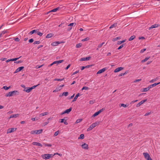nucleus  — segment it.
I'll use <instances>...</instances> for the list:
<instances>
[{
  "label": "nucleus",
  "mask_w": 160,
  "mask_h": 160,
  "mask_svg": "<svg viewBox=\"0 0 160 160\" xmlns=\"http://www.w3.org/2000/svg\"><path fill=\"white\" fill-rule=\"evenodd\" d=\"M19 94V92L17 90L13 91L12 92H10L5 95L6 97H11L13 96L17 95Z\"/></svg>",
  "instance_id": "1"
},
{
  "label": "nucleus",
  "mask_w": 160,
  "mask_h": 160,
  "mask_svg": "<svg viewBox=\"0 0 160 160\" xmlns=\"http://www.w3.org/2000/svg\"><path fill=\"white\" fill-rule=\"evenodd\" d=\"M54 156V155L50 154H47L42 155V157L45 159H48Z\"/></svg>",
  "instance_id": "2"
},
{
  "label": "nucleus",
  "mask_w": 160,
  "mask_h": 160,
  "mask_svg": "<svg viewBox=\"0 0 160 160\" xmlns=\"http://www.w3.org/2000/svg\"><path fill=\"white\" fill-rule=\"evenodd\" d=\"M98 124V123L96 122H95L92 124L90 127L88 128L87 130V131L88 132L91 130H92L93 128L94 127H95L96 126H97Z\"/></svg>",
  "instance_id": "3"
},
{
  "label": "nucleus",
  "mask_w": 160,
  "mask_h": 160,
  "mask_svg": "<svg viewBox=\"0 0 160 160\" xmlns=\"http://www.w3.org/2000/svg\"><path fill=\"white\" fill-rule=\"evenodd\" d=\"M144 158H145L147 160H148L149 159H151V158L150 157V155L147 152H144L143 153Z\"/></svg>",
  "instance_id": "4"
},
{
  "label": "nucleus",
  "mask_w": 160,
  "mask_h": 160,
  "mask_svg": "<svg viewBox=\"0 0 160 160\" xmlns=\"http://www.w3.org/2000/svg\"><path fill=\"white\" fill-rule=\"evenodd\" d=\"M16 130V128H11L7 130V133H8L13 132Z\"/></svg>",
  "instance_id": "5"
},
{
  "label": "nucleus",
  "mask_w": 160,
  "mask_h": 160,
  "mask_svg": "<svg viewBox=\"0 0 160 160\" xmlns=\"http://www.w3.org/2000/svg\"><path fill=\"white\" fill-rule=\"evenodd\" d=\"M91 57H88L85 58H81L80 59V61H85L89 60L90 58H91Z\"/></svg>",
  "instance_id": "6"
},
{
  "label": "nucleus",
  "mask_w": 160,
  "mask_h": 160,
  "mask_svg": "<svg viewBox=\"0 0 160 160\" xmlns=\"http://www.w3.org/2000/svg\"><path fill=\"white\" fill-rule=\"evenodd\" d=\"M160 83V82L158 83H155L152 84L150 85H149L148 87L149 88V89H150V88L155 87L156 85L159 84Z\"/></svg>",
  "instance_id": "7"
},
{
  "label": "nucleus",
  "mask_w": 160,
  "mask_h": 160,
  "mask_svg": "<svg viewBox=\"0 0 160 160\" xmlns=\"http://www.w3.org/2000/svg\"><path fill=\"white\" fill-rule=\"evenodd\" d=\"M123 69V68L122 67H120L116 68L114 71V72H117Z\"/></svg>",
  "instance_id": "8"
},
{
  "label": "nucleus",
  "mask_w": 160,
  "mask_h": 160,
  "mask_svg": "<svg viewBox=\"0 0 160 160\" xmlns=\"http://www.w3.org/2000/svg\"><path fill=\"white\" fill-rule=\"evenodd\" d=\"M147 100H143L141 101V102H140L139 103H138L136 107H139L143 103H144V102H145Z\"/></svg>",
  "instance_id": "9"
},
{
  "label": "nucleus",
  "mask_w": 160,
  "mask_h": 160,
  "mask_svg": "<svg viewBox=\"0 0 160 160\" xmlns=\"http://www.w3.org/2000/svg\"><path fill=\"white\" fill-rule=\"evenodd\" d=\"M24 68V67L23 66L20 67L18 68L15 71L14 73H17L19 72L20 71L22 70Z\"/></svg>",
  "instance_id": "10"
},
{
  "label": "nucleus",
  "mask_w": 160,
  "mask_h": 160,
  "mask_svg": "<svg viewBox=\"0 0 160 160\" xmlns=\"http://www.w3.org/2000/svg\"><path fill=\"white\" fill-rule=\"evenodd\" d=\"M32 144L33 145L39 146L41 147H42V145L41 143L37 142H33L32 143Z\"/></svg>",
  "instance_id": "11"
},
{
  "label": "nucleus",
  "mask_w": 160,
  "mask_h": 160,
  "mask_svg": "<svg viewBox=\"0 0 160 160\" xmlns=\"http://www.w3.org/2000/svg\"><path fill=\"white\" fill-rule=\"evenodd\" d=\"M106 70V68H103L102 69L99 70L97 72V74H99L104 72Z\"/></svg>",
  "instance_id": "12"
},
{
  "label": "nucleus",
  "mask_w": 160,
  "mask_h": 160,
  "mask_svg": "<svg viewBox=\"0 0 160 160\" xmlns=\"http://www.w3.org/2000/svg\"><path fill=\"white\" fill-rule=\"evenodd\" d=\"M60 43V42H59L57 41L52 42L51 45L53 46H57L58 44Z\"/></svg>",
  "instance_id": "13"
},
{
  "label": "nucleus",
  "mask_w": 160,
  "mask_h": 160,
  "mask_svg": "<svg viewBox=\"0 0 160 160\" xmlns=\"http://www.w3.org/2000/svg\"><path fill=\"white\" fill-rule=\"evenodd\" d=\"M81 146L83 148L85 149H88V145L85 143L82 144Z\"/></svg>",
  "instance_id": "14"
},
{
  "label": "nucleus",
  "mask_w": 160,
  "mask_h": 160,
  "mask_svg": "<svg viewBox=\"0 0 160 160\" xmlns=\"http://www.w3.org/2000/svg\"><path fill=\"white\" fill-rule=\"evenodd\" d=\"M19 115V114H12L10 115L9 118H16L17 117H18Z\"/></svg>",
  "instance_id": "15"
},
{
  "label": "nucleus",
  "mask_w": 160,
  "mask_h": 160,
  "mask_svg": "<svg viewBox=\"0 0 160 160\" xmlns=\"http://www.w3.org/2000/svg\"><path fill=\"white\" fill-rule=\"evenodd\" d=\"M32 90V88H26L24 89V91L27 92H29Z\"/></svg>",
  "instance_id": "16"
},
{
  "label": "nucleus",
  "mask_w": 160,
  "mask_h": 160,
  "mask_svg": "<svg viewBox=\"0 0 160 160\" xmlns=\"http://www.w3.org/2000/svg\"><path fill=\"white\" fill-rule=\"evenodd\" d=\"M158 26V25L157 24H155L152 25L149 28V30H150L151 29L156 28Z\"/></svg>",
  "instance_id": "17"
},
{
  "label": "nucleus",
  "mask_w": 160,
  "mask_h": 160,
  "mask_svg": "<svg viewBox=\"0 0 160 160\" xmlns=\"http://www.w3.org/2000/svg\"><path fill=\"white\" fill-rule=\"evenodd\" d=\"M53 34L51 33L48 34L46 37V38H51L53 36Z\"/></svg>",
  "instance_id": "18"
},
{
  "label": "nucleus",
  "mask_w": 160,
  "mask_h": 160,
  "mask_svg": "<svg viewBox=\"0 0 160 160\" xmlns=\"http://www.w3.org/2000/svg\"><path fill=\"white\" fill-rule=\"evenodd\" d=\"M80 95V94L79 93H77L76 95L75 96V97L74 98L73 101H72V102H74V101H75L77 98H78V96H79Z\"/></svg>",
  "instance_id": "19"
},
{
  "label": "nucleus",
  "mask_w": 160,
  "mask_h": 160,
  "mask_svg": "<svg viewBox=\"0 0 160 160\" xmlns=\"http://www.w3.org/2000/svg\"><path fill=\"white\" fill-rule=\"evenodd\" d=\"M72 108H69L66 109L65 111V112L66 113H68L70 112L72 110Z\"/></svg>",
  "instance_id": "20"
},
{
  "label": "nucleus",
  "mask_w": 160,
  "mask_h": 160,
  "mask_svg": "<svg viewBox=\"0 0 160 160\" xmlns=\"http://www.w3.org/2000/svg\"><path fill=\"white\" fill-rule=\"evenodd\" d=\"M149 90V88H148V87L146 88L142 89H141V91L142 92H147V91H148Z\"/></svg>",
  "instance_id": "21"
},
{
  "label": "nucleus",
  "mask_w": 160,
  "mask_h": 160,
  "mask_svg": "<svg viewBox=\"0 0 160 160\" xmlns=\"http://www.w3.org/2000/svg\"><path fill=\"white\" fill-rule=\"evenodd\" d=\"M48 114V112H45L43 113H41L39 114V116L40 117H42L45 115H47Z\"/></svg>",
  "instance_id": "22"
},
{
  "label": "nucleus",
  "mask_w": 160,
  "mask_h": 160,
  "mask_svg": "<svg viewBox=\"0 0 160 160\" xmlns=\"http://www.w3.org/2000/svg\"><path fill=\"white\" fill-rule=\"evenodd\" d=\"M59 7H58V8H54V9H53L52 10H51L50 11H49V12H56L57 10H58L59 9Z\"/></svg>",
  "instance_id": "23"
},
{
  "label": "nucleus",
  "mask_w": 160,
  "mask_h": 160,
  "mask_svg": "<svg viewBox=\"0 0 160 160\" xmlns=\"http://www.w3.org/2000/svg\"><path fill=\"white\" fill-rule=\"evenodd\" d=\"M158 79V78L157 77L155 78L152 79V80L149 81V82L150 83H153V82L156 81Z\"/></svg>",
  "instance_id": "24"
},
{
  "label": "nucleus",
  "mask_w": 160,
  "mask_h": 160,
  "mask_svg": "<svg viewBox=\"0 0 160 160\" xmlns=\"http://www.w3.org/2000/svg\"><path fill=\"white\" fill-rule=\"evenodd\" d=\"M36 134H40L42 133V129H40L38 130H36Z\"/></svg>",
  "instance_id": "25"
},
{
  "label": "nucleus",
  "mask_w": 160,
  "mask_h": 160,
  "mask_svg": "<svg viewBox=\"0 0 160 160\" xmlns=\"http://www.w3.org/2000/svg\"><path fill=\"white\" fill-rule=\"evenodd\" d=\"M135 38V36L134 35H133L131 36L129 39L128 40L129 41H131L133 40L134 38Z\"/></svg>",
  "instance_id": "26"
},
{
  "label": "nucleus",
  "mask_w": 160,
  "mask_h": 160,
  "mask_svg": "<svg viewBox=\"0 0 160 160\" xmlns=\"http://www.w3.org/2000/svg\"><path fill=\"white\" fill-rule=\"evenodd\" d=\"M84 138V135L83 134H80V137L78 138V139H82Z\"/></svg>",
  "instance_id": "27"
},
{
  "label": "nucleus",
  "mask_w": 160,
  "mask_h": 160,
  "mask_svg": "<svg viewBox=\"0 0 160 160\" xmlns=\"http://www.w3.org/2000/svg\"><path fill=\"white\" fill-rule=\"evenodd\" d=\"M36 33H37V35H39V36H42V34H43L42 33L40 32H39L38 30H37V32H36Z\"/></svg>",
  "instance_id": "28"
},
{
  "label": "nucleus",
  "mask_w": 160,
  "mask_h": 160,
  "mask_svg": "<svg viewBox=\"0 0 160 160\" xmlns=\"http://www.w3.org/2000/svg\"><path fill=\"white\" fill-rule=\"evenodd\" d=\"M117 23H114L109 28L110 29V28H113L117 26Z\"/></svg>",
  "instance_id": "29"
},
{
  "label": "nucleus",
  "mask_w": 160,
  "mask_h": 160,
  "mask_svg": "<svg viewBox=\"0 0 160 160\" xmlns=\"http://www.w3.org/2000/svg\"><path fill=\"white\" fill-rule=\"evenodd\" d=\"M64 79V78H63L62 79H59V78H55L54 79V81H61L63 80Z\"/></svg>",
  "instance_id": "30"
},
{
  "label": "nucleus",
  "mask_w": 160,
  "mask_h": 160,
  "mask_svg": "<svg viewBox=\"0 0 160 160\" xmlns=\"http://www.w3.org/2000/svg\"><path fill=\"white\" fill-rule=\"evenodd\" d=\"M37 31V30H33L31 31L29 33V34H30L31 35H32L34 33V32L36 33Z\"/></svg>",
  "instance_id": "31"
},
{
  "label": "nucleus",
  "mask_w": 160,
  "mask_h": 160,
  "mask_svg": "<svg viewBox=\"0 0 160 160\" xmlns=\"http://www.w3.org/2000/svg\"><path fill=\"white\" fill-rule=\"evenodd\" d=\"M82 118L80 119H78L76 121L75 123H78L80 122L82 120Z\"/></svg>",
  "instance_id": "32"
},
{
  "label": "nucleus",
  "mask_w": 160,
  "mask_h": 160,
  "mask_svg": "<svg viewBox=\"0 0 160 160\" xmlns=\"http://www.w3.org/2000/svg\"><path fill=\"white\" fill-rule=\"evenodd\" d=\"M149 58V57H146V58H145V59L143 60H142V62H146V61H147L148 59Z\"/></svg>",
  "instance_id": "33"
},
{
  "label": "nucleus",
  "mask_w": 160,
  "mask_h": 160,
  "mask_svg": "<svg viewBox=\"0 0 160 160\" xmlns=\"http://www.w3.org/2000/svg\"><path fill=\"white\" fill-rule=\"evenodd\" d=\"M68 94V92H63L62 95V96H67Z\"/></svg>",
  "instance_id": "34"
},
{
  "label": "nucleus",
  "mask_w": 160,
  "mask_h": 160,
  "mask_svg": "<svg viewBox=\"0 0 160 160\" xmlns=\"http://www.w3.org/2000/svg\"><path fill=\"white\" fill-rule=\"evenodd\" d=\"M43 145L45 146H48L49 147H51L52 146V144H51L43 143Z\"/></svg>",
  "instance_id": "35"
},
{
  "label": "nucleus",
  "mask_w": 160,
  "mask_h": 160,
  "mask_svg": "<svg viewBox=\"0 0 160 160\" xmlns=\"http://www.w3.org/2000/svg\"><path fill=\"white\" fill-rule=\"evenodd\" d=\"M89 38L88 37H87L85 38H84L83 39H82V41L84 42V41H88L89 40Z\"/></svg>",
  "instance_id": "36"
},
{
  "label": "nucleus",
  "mask_w": 160,
  "mask_h": 160,
  "mask_svg": "<svg viewBox=\"0 0 160 160\" xmlns=\"http://www.w3.org/2000/svg\"><path fill=\"white\" fill-rule=\"evenodd\" d=\"M76 24L75 23H70L68 25V26H75L76 25Z\"/></svg>",
  "instance_id": "37"
},
{
  "label": "nucleus",
  "mask_w": 160,
  "mask_h": 160,
  "mask_svg": "<svg viewBox=\"0 0 160 160\" xmlns=\"http://www.w3.org/2000/svg\"><path fill=\"white\" fill-rule=\"evenodd\" d=\"M120 39V37H117V38H113V41H117L119 39Z\"/></svg>",
  "instance_id": "38"
},
{
  "label": "nucleus",
  "mask_w": 160,
  "mask_h": 160,
  "mask_svg": "<svg viewBox=\"0 0 160 160\" xmlns=\"http://www.w3.org/2000/svg\"><path fill=\"white\" fill-rule=\"evenodd\" d=\"M82 44L81 43H78L76 44V47L77 48H79L81 47Z\"/></svg>",
  "instance_id": "39"
},
{
  "label": "nucleus",
  "mask_w": 160,
  "mask_h": 160,
  "mask_svg": "<svg viewBox=\"0 0 160 160\" xmlns=\"http://www.w3.org/2000/svg\"><path fill=\"white\" fill-rule=\"evenodd\" d=\"M99 114V113L98 111V112H96L94 114H93V115H92V117H95V116H97Z\"/></svg>",
  "instance_id": "40"
},
{
  "label": "nucleus",
  "mask_w": 160,
  "mask_h": 160,
  "mask_svg": "<svg viewBox=\"0 0 160 160\" xmlns=\"http://www.w3.org/2000/svg\"><path fill=\"white\" fill-rule=\"evenodd\" d=\"M127 73V72H126L124 73H121L118 76L120 77V76H123V75L126 74Z\"/></svg>",
  "instance_id": "41"
},
{
  "label": "nucleus",
  "mask_w": 160,
  "mask_h": 160,
  "mask_svg": "<svg viewBox=\"0 0 160 160\" xmlns=\"http://www.w3.org/2000/svg\"><path fill=\"white\" fill-rule=\"evenodd\" d=\"M10 88V87L9 86L8 87H7L6 86H4L3 87V88L4 89L6 90H7L8 89Z\"/></svg>",
  "instance_id": "42"
},
{
  "label": "nucleus",
  "mask_w": 160,
  "mask_h": 160,
  "mask_svg": "<svg viewBox=\"0 0 160 160\" xmlns=\"http://www.w3.org/2000/svg\"><path fill=\"white\" fill-rule=\"evenodd\" d=\"M40 43V42L39 41H36L33 42L34 44H39Z\"/></svg>",
  "instance_id": "43"
},
{
  "label": "nucleus",
  "mask_w": 160,
  "mask_h": 160,
  "mask_svg": "<svg viewBox=\"0 0 160 160\" xmlns=\"http://www.w3.org/2000/svg\"><path fill=\"white\" fill-rule=\"evenodd\" d=\"M125 45V44H123L122 45H121L118 48V50H119L120 49H121V48H122L123 46H124V45Z\"/></svg>",
  "instance_id": "44"
},
{
  "label": "nucleus",
  "mask_w": 160,
  "mask_h": 160,
  "mask_svg": "<svg viewBox=\"0 0 160 160\" xmlns=\"http://www.w3.org/2000/svg\"><path fill=\"white\" fill-rule=\"evenodd\" d=\"M89 88L87 87H83L82 89V90H88V89Z\"/></svg>",
  "instance_id": "45"
},
{
  "label": "nucleus",
  "mask_w": 160,
  "mask_h": 160,
  "mask_svg": "<svg viewBox=\"0 0 160 160\" xmlns=\"http://www.w3.org/2000/svg\"><path fill=\"white\" fill-rule=\"evenodd\" d=\"M104 43H105L104 42H103L101 43V44H100L98 46V48H101L102 47V45L104 44Z\"/></svg>",
  "instance_id": "46"
},
{
  "label": "nucleus",
  "mask_w": 160,
  "mask_h": 160,
  "mask_svg": "<svg viewBox=\"0 0 160 160\" xmlns=\"http://www.w3.org/2000/svg\"><path fill=\"white\" fill-rule=\"evenodd\" d=\"M30 133L32 134H36V131L35 130H32L30 132Z\"/></svg>",
  "instance_id": "47"
},
{
  "label": "nucleus",
  "mask_w": 160,
  "mask_h": 160,
  "mask_svg": "<svg viewBox=\"0 0 160 160\" xmlns=\"http://www.w3.org/2000/svg\"><path fill=\"white\" fill-rule=\"evenodd\" d=\"M7 32V31H3L1 33V35H3Z\"/></svg>",
  "instance_id": "48"
},
{
  "label": "nucleus",
  "mask_w": 160,
  "mask_h": 160,
  "mask_svg": "<svg viewBox=\"0 0 160 160\" xmlns=\"http://www.w3.org/2000/svg\"><path fill=\"white\" fill-rule=\"evenodd\" d=\"M59 131H56L54 133V136H57L59 133Z\"/></svg>",
  "instance_id": "49"
},
{
  "label": "nucleus",
  "mask_w": 160,
  "mask_h": 160,
  "mask_svg": "<svg viewBox=\"0 0 160 160\" xmlns=\"http://www.w3.org/2000/svg\"><path fill=\"white\" fill-rule=\"evenodd\" d=\"M104 110V108H102V109H100L99 111L98 112H99V113H100L103 111Z\"/></svg>",
  "instance_id": "50"
},
{
  "label": "nucleus",
  "mask_w": 160,
  "mask_h": 160,
  "mask_svg": "<svg viewBox=\"0 0 160 160\" xmlns=\"http://www.w3.org/2000/svg\"><path fill=\"white\" fill-rule=\"evenodd\" d=\"M33 41H34V40H33V39L31 38L29 40L28 42L30 43H32V42H33Z\"/></svg>",
  "instance_id": "51"
},
{
  "label": "nucleus",
  "mask_w": 160,
  "mask_h": 160,
  "mask_svg": "<svg viewBox=\"0 0 160 160\" xmlns=\"http://www.w3.org/2000/svg\"><path fill=\"white\" fill-rule=\"evenodd\" d=\"M146 48H143V49H142V50H141V51H140V52L141 53H143V52L145 51L146 50Z\"/></svg>",
  "instance_id": "52"
},
{
  "label": "nucleus",
  "mask_w": 160,
  "mask_h": 160,
  "mask_svg": "<svg viewBox=\"0 0 160 160\" xmlns=\"http://www.w3.org/2000/svg\"><path fill=\"white\" fill-rule=\"evenodd\" d=\"M64 120V119H60L59 120V122H60L62 123L63 122Z\"/></svg>",
  "instance_id": "53"
},
{
  "label": "nucleus",
  "mask_w": 160,
  "mask_h": 160,
  "mask_svg": "<svg viewBox=\"0 0 160 160\" xmlns=\"http://www.w3.org/2000/svg\"><path fill=\"white\" fill-rule=\"evenodd\" d=\"M14 40L16 42H19L20 41V39L18 38H16L14 39Z\"/></svg>",
  "instance_id": "54"
},
{
  "label": "nucleus",
  "mask_w": 160,
  "mask_h": 160,
  "mask_svg": "<svg viewBox=\"0 0 160 160\" xmlns=\"http://www.w3.org/2000/svg\"><path fill=\"white\" fill-rule=\"evenodd\" d=\"M141 80V79H136V80H134V82H138L140 81Z\"/></svg>",
  "instance_id": "55"
},
{
  "label": "nucleus",
  "mask_w": 160,
  "mask_h": 160,
  "mask_svg": "<svg viewBox=\"0 0 160 160\" xmlns=\"http://www.w3.org/2000/svg\"><path fill=\"white\" fill-rule=\"evenodd\" d=\"M21 57H20L18 58H15L12 59V61H16L17 60H18V58H20Z\"/></svg>",
  "instance_id": "56"
},
{
  "label": "nucleus",
  "mask_w": 160,
  "mask_h": 160,
  "mask_svg": "<svg viewBox=\"0 0 160 160\" xmlns=\"http://www.w3.org/2000/svg\"><path fill=\"white\" fill-rule=\"evenodd\" d=\"M94 103V101L93 100H91L89 101V103L90 104H92Z\"/></svg>",
  "instance_id": "57"
},
{
  "label": "nucleus",
  "mask_w": 160,
  "mask_h": 160,
  "mask_svg": "<svg viewBox=\"0 0 160 160\" xmlns=\"http://www.w3.org/2000/svg\"><path fill=\"white\" fill-rule=\"evenodd\" d=\"M121 106L124 107V108L127 107V106L126 105L123 103L121 104Z\"/></svg>",
  "instance_id": "58"
},
{
  "label": "nucleus",
  "mask_w": 160,
  "mask_h": 160,
  "mask_svg": "<svg viewBox=\"0 0 160 160\" xmlns=\"http://www.w3.org/2000/svg\"><path fill=\"white\" fill-rule=\"evenodd\" d=\"M56 88L57 90L58 91H59L61 89V88L59 86L57 87Z\"/></svg>",
  "instance_id": "59"
},
{
  "label": "nucleus",
  "mask_w": 160,
  "mask_h": 160,
  "mask_svg": "<svg viewBox=\"0 0 160 160\" xmlns=\"http://www.w3.org/2000/svg\"><path fill=\"white\" fill-rule=\"evenodd\" d=\"M79 72V70L77 71H75V72H74L73 73V74L72 75H75V74H77V73Z\"/></svg>",
  "instance_id": "60"
},
{
  "label": "nucleus",
  "mask_w": 160,
  "mask_h": 160,
  "mask_svg": "<svg viewBox=\"0 0 160 160\" xmlns=\"http://www.w3.org/2000/svg\"><path fill=\"white\" fill-rule=\"evenodd\" d=\"M49 122L48 121L45 122L43 123V126H45V125H47V124H48L49 123Z\"/></svg>",
  "instance_id": "61"
},
{
  "label": "nucleus",
  "mask_w": 160,
  "mask_h": 160,
  "mask_svg": "<svg viewBox=\"0 0 160 160\" xmlns=\"http://www.w3.org/2000/svg\"><path fill=\"white\" fill-rule=\"evenodd\" d=\"M70 66V64H69V65H68L67 67L66 68H65V69L66 70H67Z\"/></svg>",
  "instance_id": "62"
},
{
  "label": "nucleus",
  "mask_w": 160,
  "mask_h": 160,
  "mask_svg": "<svg viewBox=\"0 0 160 160\" xmlns=\"http://www.w3.org/2000/svg\"><path fill=\"white\" fill-rule=\"evenodd\" d=\"M65 121H63V122L64 124H65V125H68V122H67V121H66V120H64Z\"/></svg>",
  "instance_id": "63"
},
{
  "label": "nucleus",
  "mask_w": 160,
  "mask_h": 160,
  "mask_svg": "<svg viewBox=\"0 0 160 160\" xmlns=\"http://www.w3.org/2000/svg\"><path fill=\"white\" fill-rule=\"evenodd\" d=\"M151 113V112H147L144 115L145 116H147L149 115Z\"/></svg>",
  "instance_id": "64"
}]
</instances>
